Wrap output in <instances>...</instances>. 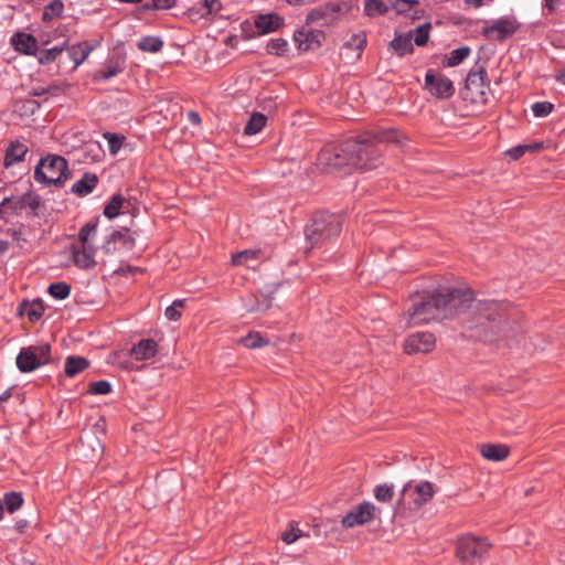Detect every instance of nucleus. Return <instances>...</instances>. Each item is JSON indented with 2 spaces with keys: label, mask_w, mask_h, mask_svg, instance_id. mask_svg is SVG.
I'll list each match as a JSON object with an SVG mask.
<instances>
[{
  "label": "nucleus",
  "mask_w": 565,
  "mask_h": 565,
  "mask_svg": "<svg viewBox=\"0 0 565 565\" xmlns=\"http://www.w3.org/2000/svg\"><path fill=\"white\" fill-rule=\"evenodd\" d=\"M433 288L422 291L414 300L408 311L409 323L418 326L438 319L441 315L451 313L468 306L473 299V292L467 285L450 287L449 285H433Z\"/></svg>",
  "instance_id": "nucleus-1"
},
{
  "label": "nucleus",
  "mask_w": 565,
  "mask_h": 565,
  "mask_svg": "<svg viewBox=\"0 0 565 565\" xmlns=\"http://www.w3.org/2000/svg\"><path fill=\"white\" fill-rule=\"evenodd\" d=\"M471 330L484 340L505 334L508 317L505 307L497 301H486L477 307L476 321L469 326Z\"/></svg>",
  "instance_id": "nucleus-2"
},
{
  "label": "nucleus",
  "mask_w": 565,
  "mask_h": 565,
  "mask_svg": "<svg viewBox=\"0 0 565 565\" xmlns=\"http://www.w3.org/2000/svg\"><path fill=\"white\" fill-rule=\"evenodd\" d=\"M342 228V221L339 215L331 213H319L312 223L305 230L306 241L309 248H315L333 237H337Z\"/></svg>",
  "instance_id": "nucleus-3"
},
{
  "label": "nucleus",
  "mask_w": 565,
  "mask_h": 565,
  "mask_svg": "<svg viewBox=\"0 0 565 565\" xmlns=\"http://www.w3.org/2000/svg\"><path fill=\"white\" fill-rule=\"evenodd\" d=\"M345 163L356 169L370 170L376 167L379 150L367 138L349 139L341 148Z\"/></svg>",
  "instance_id": "nucleus-4"
},
{
  "label": "nucleus",
  "mask_w": 565,
  "mask_h": 565,
  "mask_svg": "<svg viewBox=\"0 0 565 565\" xmlns=\"http://www.w3.org/2000/svg\"><path fill=\"white\" fill-rule=\"evenodd\" d=\"M70 177L67 161L57 154L42 158L35 167L34 179L40 183L63 186Z\"/></svg>",
  "instance_id": "nucleus-5"
},
{
  "label": "nucleus",
  "mask_w": 565,
  "mask_h": 565,
  "mask_svg": "<svg viewBox=\"0 0 565 565\" xmlns=\"http://www.w3.org/2000/svg\"><path fill=\"white\" fill-rule=\"evenodd\" d=\"M351 10V6L345 1L326 2L311 9L307 17V23H318L321 26H329L337 23L347 15Z\"/></svg>",
  "instance_id": "nucleus-6"
},
{
  "label": "nucleus",
  "mask_w": 565,
  "mask_h": 565,
  "mask_svg": "<svg viewBox=\"0 0 565 565\" xmlns=\"http://www.w3.org/2000/svg\"><path fill=\"white\" fill-rule=\"evenodd\" d=\"M490 548V543L486 539L465 535L458 540L457 557L470 565L480 564Z\"/></svg>",
  "instance_id": "nucleus-7"
},
{
  "label": "nucleus",
  "mask_w": 565,
  "mask_h": 565,
  "mask_svg": "<svg viewBox=\"0 0 565 565\" xmlns=\"http://www.w3.org/2000/svg\"><path fill=\"white\" fill-rule=\"evenodd\" d=\"M434 495V486L428 481L418 483H407L402 490V500L413 503L415 508H419L427 503Z\"/></svg>",
  "instance_id": "nucleus-8"
},
{
  "label": "nucleus",
  "mask_w": 565,
  "mask_h": 565,
  "mask_svg": "<svg viewBox=\"0 0 565 565\" xmlns=\"http://www.w3.org/2000/svg\"><path fill=\"white\" fill-rule=\"evenodd\" d=\"M425 85L429 93L438 98H449L455 93L452 82L435 70H428L426 72Z\"/></svg>",
  "instance_id": "nucleus-9"
},
{
  "label": "nucleus",
  "mask_w": 565,
  "mask_h": 565,
  "mask_svg": "<svg viewBox=\"0 0 565 565\" xmlns=\"http://www.w3.org/2000/svg\"><path fill=\"white\" fill-rule=\"evenodd\" d=\"M436 345V339L433 333L417 332L406 338L404 350L407 354H428Z\"/></svg>",
  "instance_id": "nucleus-10"
},
{
  "label": "nucleus",
  "mask_w": 565,
  "mask_h": 565,
  "mask_svg": "<svg viewBox=\"0 0 565 565\" xmlns=\"http://www.w3.org/2000/svg\"><path fill=\"white\" fill-rule=\"evenodd\" d=\"M375 507L370 502H363L347 513L342 519L344 527L362 525L371 521L374 516Z\"/></svg>",
  "instance_id": "nucleus-11"
},
{
  "label": "nucleus",
  "mask_w": 565,
  "mask_h": 565,
  "mask_svg": "<svg viewBox=\"0 0 565 565\" xmlns=\"http://www.w3.org/2000/svg\"><path fill=\"white\" fill-rule=\"evenodd\" d=\"M324 34L322 31L312 29H301L295 32L294 40L300 51L307 52L321 45Z\"/></svg>",
  "instance_id": "nucleus-12"
},
{
  "label": "nucleus",
  "mask_w": 565,
  "mask_h": 565,
  "mask_svg": "<svg viewBox=\"0 0 565 565\" xmlns=\"http://www.w3.org/2000/svg\"><path fill=\"white\" fill-rule=\"evenodd\" d=\"M72 257L74 264L82 269H90L96 265L95 249L90 244H81L73 247Z\"/></svg>",
  "instance_id": "nucleus-13"
},
{
  "label": "nucleus",
  "mask_w": 565,
  "mask_h": 565,
  "mask_svg": "<svg viewBox=\"0 0 565 565\" xmlns=\"http://www.w3.org/2000/svg\"><path fill=\"white\" fill-rule=\"evenodd\" d=\"M486 76L487 72L482 66H477L468 73L466 78V89L471 92L473 98L484 95L486 88L488 87L484 82Z\"/></svg>",
  "instance_id": "nucleus-14"
},
{
  "label": "nucleus",
  "mask_w": 565,
  "mask_h": 565,
  "mask_svg": "<svg viewBox=\"0 0 565 565\" xmlns=\"http://www.w3.org/2000/svg\"><path fill=\"white\" fill-rule=\"evenodd\" d=\"M158 353V344L152 339H142L129 351L130 356L136 361H147Z\"/></svg>",
  "instance_id": "nucleus-15"
},
{
  "label": "nucleus",
  "mask_w": 565,
  "mask_h": 565,
  "mask_svg": "<svg viewBox=\"0 0 565 565\" xmlns=\"http://www.w3.org/2000/svg\"><path fill=\"white\" fill-rule=\"evenodd\" d=\"M413 31L407 33L395 32L394 39L390 42V49L399 57L411 54L414 51Z\"/></svg>",
  "instance_id": "nucleus-16"
},
{
  "label": "nucleus",
  "mask_w": 565,
  "mask_h": 565,
  "mask_svg": "<svg viewBox=\"0 0 565 565\" xmlns=\"http://www.w3.org/2000/svg\"><path fill=\"white\" fill-rule=\"evenodd\" d=\"M11 44L15 51L26 55H32L38 50L36 39L32 34L24 32L13 34L11 38Z\"/></svg>",
  "instance_id": "nucleus-17"
},
{
  "label": "nucleus",
  "mask_w": 565,
  "mask_h": 565,
  "mask_svg": "<svg viewBox=\"0 0 565 565\" xmlns=\"http://www.w3.org/2000/svg\"><path fill=\"white\" fill-rule=\"evenodd\" d=\"M284 24V18L276 13L259 14L255 19V28L259 34L277 31Z\"/></svg>",
  "instance_id": "nucleus-18"
},
{
  "label": "nucleus",
  "mask_w": 565,
  "mask_h": 565,
  "mask_svg": "<svg viewBox=\"0 0 565 565\" xmlns=\"http://www.w3.org/2000/svg\"><path fill=\"white\" fill-rule=\"evenodd\" d=\"M260 262V252L257 249H245L232 256V264L234 266H244L246 268L255 269Z\"/></svg>",
  "instance_id": "nucleus-19"
},
{
  "label": "nucleus",
  "mask_w": 565,
  "mask_h": 565,
  "mask_svg": "<svg viewBox=\"0 0 565 565\" xmlns=\"http://www.w3.org/2000/svg\"><path fill=\"white\" fill-rule=\"evenodd\" d=\"M98 183L95 173H84L83 177L72 185V192L78 196H85L94 191Z\"/></svg>",
  "instance_id": "nucleus-20"
},
{
  "label": "nucleus",
  "mask_w": 565,
  "mask_h": 565,
  "mask_svg": "<svg viewBox=\"0 0 565 565\" xmlns=\"http://www.w3.org/2000/svg\"><path fill=\"white\" fill-rule=\"evenodd\" d=\"M515 32L514 23L509 19H499L492 25L484 28L483 33L491 35L497 33L498 40H503Z\"/></svg>",
  "instance_id": "nucleus-21"
},
{
  "label": "nucleus",
  "mask_w": 565,
  "mask_h": 565,
  "mask_svg": "<svg viewBox=\"0 0 565 565\" xmlns=\"http://www.w3.org/2000/svg\"><path fill=\"white\" fill-rule=\"evenodd\" d=\"M17 365L22 372H31L40 366L34 350L32 348L23 349L17 356Z\"/></svg>",
  "instance_id": "nucleus-22"
},
{
  "label": "nucleus",
  "mask_w": 565,
  "mask_h": 565,
  "mask_svg": "<svg viewBox=\"0 0 565 565\" xmlns=\"http://www.w3.org/2000/svg\"><path fill=\"white\" fill-rule=\"evenodd\" d=\"M482 457L490 461H502L509 455V449L504 445L484 444L480 448Z\"/></svg>",
  "instance_id": "nucleus-23"
},
{
  "label": "nucleus",
  "mask_w": 565,
  "mask_h": 565,
  "mask_svg": "<svg viewBox=\"0 0 565 565\" xmlns=\"http://www.w3.org/2000/svg\"><path fill=\"white\" fill-rule=\"evenodd\" d=\"M391 7L398 14H411L413 12L414 18L419 17V1L418 0H387Z\"/></svg>",
  "instance_id": "nucleus-24"
},
{
  "label": "nucleus",
  "mask_w": 565,
  "mask_h": 565,
  "mask_svg": "<svg viewBox=\"0 0 565 565\" xmlns=\"http://www.w3.org/2000/svg\"><path fill=\"white\" fill-rule=\"evenodd\" d=\"M125 70V62L122 60L110 61L103 70L98 71L95 75L96 81H108Z\"/></svg>",
  "instance_id": "nucleus-25"
},
{
  "label": "nucleus",
  "mask_w": 565,
  "mask_h": 565,
  "mask_svg": "<svg viewBox=\"0 0 565 565\" xmlns=\"http://www.w3.org/2000/svg\"><path fill=\"white\" fill-rule=\"evenodd\" d=\"M92 51L93 46H90L87 42H83L71 46L68 50V54L72 61L74 62L75 67H77L88 57Z\"/></svg>",
  "instance_id": "nucleus-26"
},
{
  "label": "nucleus",
  "mask_w": 565,
  "mask_h": 565,
  "mask_svg": "<svg viewBox=\"0 0 565 565\" xmlns=\"http://www.w3.org/2000/svg\"><path fill=\"white\" fill-rule=\"evenodd\" d=\"M110 243L120 244L125 249H131L135 246V238L129 230L124 228L111 233L107 244L109 245Z\"/></svg>",
  "instance_id": "nucleus-27"
},
{
  "label": "nucleus",
  "mask_w": 565,
  "mask_h": 565,
  "mask_svg": "<svg viewBox=\"0 0 565 565\" xmlns=\"http://www.w3.org/2000/svg\"><path fill=\"white\" fill-rule=\"evenodd\" d=\"M107 363L115 367L126 371H132L138 369V366H136L135 363L130 361L122 351H116L110 353L109 356L107 358Z\"/></svg>",
  "instance_id": "nucleus-28"
},
{
  "label": "nucleus",
  "mask_w": 565,
  "mask_h": 565,
  "mask_svg": "<svg viewBox=\"0 0 565 565\" xmlns=\"http://www.w3.org/2000/svg\"><path fill=\"white\" fill-rule=\"evenodd\" d=\"M267 117L260 113L252 114L247 124L244 127V134L246 136H253L258 134L266 125Z\"/></svg>",
  "instance_id": "nucleus-29"
},
{
  "label": "nucleus",
  "mask_w": 565,
  "mask_h": 565,
  "mask_svg": "<svg viewBox=\"0 0 565 565\" xmlns=\"http://www.w3.org/2000/svg\"><path fill=\"white\" fill-rule=\"evenodd\" d=\"M88 366L86 359L81 356H68L65 361V374L70 377L75 376Z\"/></svg>",
  "instance_id": "nucleus-30"
},
{
  "label": "nucleus",
  "mask_w": 565,
  "mask_h": 565,
  "mask_svg": "<svg viewBox=\"0 0 565 565\" xmlns=\"http://www.w3.org/2000/svg\"><path fill=\"white\" fill-rule=\"evenodd\" d=\"M25 206V198L24 196H10L4 198L0 202V212L1 213H12L15 214L20 212Z\"/></svg>",
  "instance_id": "nucleus-31"
},
{
  "label": "nucleus",
  "mask_w": 565,
  "mask_h": 565,
  "mask_svg": "<svg viewBox=\"0 0 565 565\" xmlns=\"http://www.w3.org/2000/svg\"><path fill=\"white\" fill-rule=\"evenodd\" d=\"M137 46L142 52L157 53L162 49L163 41L158 36H142Z\"/></svg>",
  "instance_id": "nucleus-32"
},
{
  "label": "nucleus",
  "mask_w": 565,
  "mask_h": 565,
  "mask_svg": "<svg viewBox=\"0 0 565 565\" xmlns=\"http://www.w3.org/2000/svg\"><path fill=\"white\" fill-rule=\"evenodd\" d=\"M388 8L383 0H365L364 14L370 18L383 15L387 12Z\"/></svg>",
  "instance_id": "nucleus-33"
},
{
  "label": "nucleus",
  "mask_w": 565,
  "mask_h": 565,
  "mask_svg": "<svg viewBox=\"0 0 565 565\" xmlns=\"http://www.w3.org/2000/svg\"><path fill=\"white\" fill-rule=\"evenodd\" d=\"M23 501L20 492L12 491L4 494L2 503L6 510L12 514L22 507Z\"/></svg>",
  "instance_id": "nucleus-34"
},
{
  "label": "nucleus",
  "mask_w": 565,
  "mask_h": 565,
  "mask_svg": "<svg viewBox=\"0 0 565 565\" xmlns=\"http://www.w3.org/2000/svg\"><path fill=\"white\" fill-rule=\"evenodd\" d=\"M28 152V148L22 143L11 145L6 153V164H12L14 162L22 161Z\"/></svg>",
  "instance_id": "nucleus-35"
},
{
  "label": "nucleus",
  "mask_w": 565,
  "mask_h": 565,
  "mask_svg": "<svg viewBox=\"0 0 565 565\" xmlns=\"http://www.w3.org/2000/svg\"><path fill=\"white\" fill-rule=\"evenodd\" d=\"M122 204L124 198L120 194L113 195L110 201L105 205L104 215L109 220L115 218L119 215Z\"/></svg>",
  "instance_id": "nucleus-36"
},
{
  "label": "nucleus",
  "mask_w": 565,
  "mask_h": 565,
  "mask_svg": "<svg viewBox=\"0 0 565 565\" xmlns=\"http://www.w3.org/2000/svg\"><path fill=\"white\" fill-rule=\"evenodd\" d=\"M470 54V49L468 46H461L456 50H452L447 56L446 65L449 67H454L459 65L462 61H465Z\"/></svg>",
  "instance_id": "nucleus-37"
},
{
  "label": "nucleus",
  "mask_w": 565,
  "mask_h": 565,
  "mask_svg": "<svg viewBox=\"0 0 565 565\" xmlns=\"http://www.w3.org/2000/svg\"><path fill=\"white\" fill-rule=\"evenodd\" d=\"M23 311L30 320L34 321L40 319L44 313V307L41 300L23 303Z\"/></svg>",
  "instance_id": "nucleus-38"
},
{
  "label": "nucleus",
  "mask_w": 565,
  "mask_h": 565,
  "mask_svg": "<svg viewBox=\"0 0 565 565\" xmlns=\"http://www.w3.org/2000/svg\"><path fill=\"white\" fill-rule=\"evenodd\" d=\"M430 23H423L413 31V40L417 46H424L429 40Z\"/></svg>",
  "instance_id": "nucleus-39"
},
{
  "label": "nucleus",
  "mask_w": 565,
  "mask_h": 565,
  "mask_svg": "<svg viewBox=\"0 0 565 565\" xmlns=\"http://www.w3.org/2000/svg\"><path fill=\"white\" fill-rule=\"evenodd\" d=\"M241 343L247 349H258L268 344L258 332H250L246 337L241 339Z\"/></svg>",
  "instance_id": "nucleus-40"
},
{
  "label": "nucleus",
  "mask_w": 565,
  "mask_h": 565,
  "mask_svg": "<svg viewBox=\"0 0 565 565\" xmlns=\"http://www.w3.org/2000/svg\"><path fill=\"white\" fill-rule=\"evenodd\" d=\"M266 50L269 54L282 56L288 51V42L284 39H273L267 43Z\"/></svg>",
  "instance_id": "nucleus-41"
},
{
  "label": "nucleus",
  "mask_w": 565,
  "mask_h": 565,
  "mask_svg": "<svg viewBox=\"0 0 565 565\" xmlns=\"http://www.w3.org/2000/svg\"><path fill=\"white\" fill-rule=\"evenodd\" d=\"M303 535L302 531L298 527V525L294 522L288 524V527L281 533V540L286 544H292L299 537Z\"/></svg>",
  "instance_id": "nucleus-42"
},
{
  "label": "nucleus",
  "mask_w": 565,
  "mask_h": 565,
  "mask_svg": "<svg viewBox=\"0 0 565 565\" xmlns=\"http://www.w3.org/2000/svg\"><path fill=\"white\" fill-rule=\"evenodd\" d=\"M104 138L108 143V149L111 154H116L121 148L125 137L114 132H105Z\"/></svg>",
  "instance_id": "nucleus-43"
},
{
  "label": "nucleus",
  "mask_w": 565,
  "mask_h": 565,
  "mask_svg": "<svg viewBox=\"0 0 565 565\" xmlns=\"http://www.w3.org/2000/svg\"><path fill=\"white\" fill-rule=\"evenodd\" d=\"M366 45V34L364 32L353 34L345 43L350 50L362 52Z\"/></svg>",
  "instance_id": "nucleus-44"
},
{
  "label": "nucleus",
  "mask_w": 565,
  "mask_h": 565,
  "mask_svg": "<svg viewBox=\"0 0 565 565\" xmlns=\"http://www.w3.org/2000/svg\"><path fill=\"white\" fill-rule=\"evenodd\" d=\"M531 109L535 117H546L553 111L554 105L550 102H537L532 105Z\"/></svg>",
  "instance_id": "nucleus-45"
},
{
  "label": "nucleus",
  "mask_w": 565,
  "mask_h": 565,
  "mask_svg": "<svg viewBox=\"0 0 565 565\" xmlns=\"http://www.w3.org/2000/svg\"><path fill=\"white\" fill-rule=\"evenodd\" d=\"M47 292L55 299L62 300L71 292L70 285H49Z\"/></svg>",
  "instance_id": "nucleus-46"
},
{
  "label": "nucleus",
  "mask_w": 565,
  "mask_h": 565,
  "mask_svg": "<svg viewBox=\"0 0 565 565\" xmlns=\"http://www.w3.org/2000/svg\"><path fill=\"white\" fill-rule=\"evenodd\" d=\"M63 52V46H54L52 49L44 50L40 53L39 62L41 64H49L53 62Z\"/></svg>",
  "instance_id": "nucleus-47"
},
{
  "label": "nucleus",
  "mask_w": 565,
  "mask_h": 565,
  "mask_svg": "<svg viewBox=\"0 0 565 565\" xmlns=\"http://www.w3.org/2000/svg\"><path fill=\"white\" fill-rule=\"evenodd\" d=\"M183 306H184V300H182V299L174 300L172 302V305L166 309L164 316L169 320H173V321L178 320L181 317L180 309L183 308Z\"/></svg>",
  "instance_id": "nucleus-48"
},
{
  "label": "nucleus",
  "mask_w": 565,
  "mask_h": 565,
  "mask_svg": "<svg viewBox=\"0 0 565 565\" xmlns=\"http://www.w3.org/2000/svg\"><path fill=\"white\" fill-rule=\"evenodd\" d=\"M374 495L376 500L381 502H387L393 497V486L388 484H380L374 490Z\"/></svg>",
  "instance_id": "nucleus-49"
},
{
  "label": "nucleus",
  "mask_w": 565,
  "mask_h": 565,
  "mask_svg": "<svg viewBox=\"0 0 565 565\" xmlns=\"http://www.w3.org/2000/svg\"><path fill=\"white\" fill-rule=\"evenodd\" d=\"M88 392L94 395H106L111 392V384L107 381L94 382L89 385Z\"/></svg>",
  "instance_id": "nucleus-50"
},
{
  "label": "nucleus",
  "mask_w": 565,
  "mask_h": 565,
  "mask_svg": "<svg viewBox=\"0 0 565 565\" xmlns=\"http://www.w3.org/2000/svg\"><path fill=\"white\" fill-rule=\"evenodd\" d=\"M97 231V224L88 223L83 226L78 233V238L81 244H89V238Z\"/></svg>",
  "instance_id": "nucleus-51"
},
{
  "label": "nucleus",
  "mask_w": 565,
  "mask_h": 565,
  "mask_svg": "<svg viewBox=\"0 0 565 565\" xmlns=\"http://www.w3.org/2000/svg\"><path fill=\"white\" fill-rule=\"evenodd\" d=\"M539 145H519L516 147H513L507 151V154L513 159L516 160L521 158L526 151L533 150L537 148Z\"/></svg>",
  "instance_id": "nucleus-52"
},
{
  "label": "nucleus",
  "mask_w": 565,
  "mask_h": 565,
  "mask_svg": "<svg viewBox=\"0 0 565 565\" xmlns=\"http://www.w3.org/2000/svg\"><path fill=\"white\" fill-rule=\"evenodd\" d=\"M34 350V354L36 355V360L40 365L45 364L50 358L51 348L47 344H42L39 347H31Z\"/></svg>",
  "instance_id": "nucleus-53"
},
{
  "label": "nucleus",
  "mask_w": 565,
  "mask_h": 565,
  "mask_svg": "<svg viewBox=\"0 0 565 565\" xmlns=\"http://www.w3.org/2000/svg\"><path fill=\"white\" fill-rule=\"evenodd\" d=\"M64 9V4L61 0H54L50 4L45 7L44 11V19H46L50 15V12L52 15L58 17L62 14Z\"/></svg>",
  "instance_id": "nucleus-54"
},
{
  "label": "nucleus",
  "mask_w": 565,
  "mask_h": 565,
  "mask_svg": "<svg viewBox=\"0 0 565 565\" xmlns=\"http://www.w3.org/2000/svg\"><path fill=\"white\" fill-rule=\"evenodd\" d=\"M375 138L382 142H399L398 132L395 130L380 132Z\"/></svg>",
  "instance_id": "nucleus-55"
},
{
  "label": "nucleus",
  "mask_w": 565,
  "mask_h": 565,
  "mask_svg": "<svg viewBox=\"0 0 565 565\" xmlns=\"http://www.w3.org/2000/svg\"><path fill=\"white\" fill-rule=\"evenodd\" d=\"M175 0H152V8L156 10H166L173 7Z\"/></svg>",
  "instance_id": "nucleus-56"
},
{
  "label": "nucleus",
  "mask_w": 565,
  "mask_h": 565,
  "mask_svg": "<svg viewBox=\"0 0 565 565\" xmlns=\"http://www.w3.org/2000/svg\"><path fill=\"white\" fill-rule=\"evenodd\" d=\"M204 7L207 10V13L217 12L221 8L218 0H204Z\"/></svg>",
  "instance_id": "nucleus-57"
},
{
  "label": "nucleus",
  "mask_w": 565,
  "mask_h": 565,
  "mask_svg": "<svg viewBox=\"0 0 565 565\" xmlns=\"http://www.w3.org/2000/svg\"><path fill=\"white\" fill-rule=\"evenodd\" d=\"M561 2L562 0H544L543 10H546L548 13H552L556 10Z\"/></svg>",
  "instance_id": "nucleus-58"
},
{
  "label": "nucleus",
  "mask_w": 565,
  "mask_h": 565,
  "mask_svg": "<svg viewBox=\"0 0 565 565\" xmlns=\"http://www.w3.org/2000/svg\"><path fill=\"white\" fill-rule=\"evenodd\" d=\"M115 273H117V274L122 273V277L128 279L129 278L128 274H131L132 276H135L136 274H142V270L137 267L136 268L127 267V269L120 268L118 270H115Z\"/></svg>",
  "instance_id": "nucleus-59"
},
{
  "label": "nucleus",
  "mask_w": 565,
  "mask_h": 565,
  "mask_svg": "<svg viewBox=\"0 0 565 565\" xmlns=\"http://www.w3.org/2000/svg\"><path fill=\"white\" fill-rule=\"evenodd\" d=\"M188 117H189V120L193 124V125H200L201 122V118H200V115L195 111H189L188 114Z\"/></svg>",
  "instance_id": "nucleus-60"
},
{
  "label": "nucleus",
  "mask_w": 565,
  "mask_h": 565,
  "mask_svg": "<svg viewBox=\"0 0 565 565\" xmlns=\"http://www.w3.org/2000/svg\"><path fill=\"white\" fill-rule=\"evenodd\" d=\"M25 106H26V109L33 114L35 111V109L39 107V104L35 100H28Z\"/></svg>",
  "instance_id": "nucleus-61"
},
{
  "label": "nucleus",
  "mask_w": 565,
  "mask_h": 565,
  "mask_svg": "<svg viewBox=\"0 0 565 565\" xmlns=\"http://www.w3.org/2000/svg\"><path fill=\"white\" fill-rule=\"evenodd\" d=\"M9 249V243L4 239H0V256L6 254Z\"/></svg>",
  "instance_id": "nucleus-62"
},
{
  "label": "nucleus",
  "mask_w": 565,
  "mask_h": 565,
  "mask_svg": "<svg viewBox=\"0 0 565 565\" xmlns=\"http://www.w3.org/2000/svg\"><path fill=\"white\" fill-rule=\"evenodd\" d=\"M28 526V522L24 520H21L17 522L15 527L18 531L22 532Z\"/></svg>",
  "instance_id": "nucleus-63"
},
{
  "label": "nucleus",
  "mask_w": 565,
  "mask_h": 565,
  "mask_svg": "<svg viewBox=\"0 0 565 565\" xmlns=\"http://www.w3.org/2000/svg\"><path fill=\"white\" fill-rule=\"evenodd\" d=\"M556 81L565 85V72L557 73Z\"/></svg>",
  "instance_id": "nucleus-64"
}]
</instances>
